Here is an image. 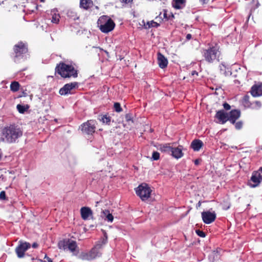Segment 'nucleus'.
Listing matches in <instances>:
<instances>
[{
    "mask_svg": "<svg viewBox=\"0 0 262 262\" xmlns=\"http://www.w3.org/2000/svg\"><path fill=\"white\" fill-rule=\"evenodd\" d=\"M22 135L21 130L14 126L4 128L2 132L0 141L6 143H12Z\"/></svg>",
    "mask_w": 262,
    "mask_h": 262,
    "instance_id": "nucleus-1",
    "label": "nucleus"
},
{
    "mask_svg": "<svg viewBox=\"0 0 262 262\" xmlns=\"http://www.w3.org/2000/svg\"><path fill=\"white\" fill-rule=\"evenodd\" d=\"M56 72L63 78L76 77L77 71L72 66L64 63H60L56 68Z\"/></svg>",
    "mask_w": 262,
    "mask_h": 262,
    "instance_id": "nucleus-2",
    "label": "nucleus"
},
{
    "mask_svg": "<svg viewBox=\"0 0 262 262\" xmlns=\"http://www.w3.org/2000/svg\"><path fill=\"white\" fill-rule=\"evenodd\" d=\"M98 25L101 32L107 33L114 29L115 24L109 17L102 16L98 20Z\"/></svg>",
    "mask_w": 262,
    "mask_h": 262,
    "instance_id": "nucleus-3",
    "label": "nucleus"
},
{
    "mask_svg": "<svg viewBox=\"0 0 262 262\" xmlns=\"http://www.w3.org/2000/svg\"><path fill=\"white\" fill-rule=\"evenodd\" d=\"M58 248L60 249L65 250L68 248L74 255H78L79 252L78 248L76 242L71 240H63L58 243Z\"/></svg>",
    "mask_w": 262,
    "mask_h": 262,
    "instance_id": "nucleus-4",
    "label": "nucleus"
},
{
    "mask_svg": "<svg viewBox=\"0 0 262 262\" xmlns=\"http://www.w3.org/2000/svg\"><path fill=\"white\" fill-rule=\"evenodd\" d=\"M151 189L146 183H142L136 189V192L142 201L147 200L150 196Z\"/></svg>",
    "mask_w": 262,
    "mask_h": 262,
    "instance_id": "nucleus-5",
    "label": "nucleus"
},
{
    "mask_svg": "<svg viewBox=\"0 0 262 262\" xmlns=\"http://www.w3.org/2000/svg\"><path fill=\"white\" fill-rule=\"evenodd\" d=\"M95 250V249H92L89 252H81L77 255L78 258L82 260L91 261L100 257V252Z\"/></svg>",
    "mask_w": 262,
    "mask_h": 262,
    "instance_id": "nucleus-6",
    "label": "nucleus"
},
{
    "mask_svg": "<svg viewBox=\"0 0 262 262\" xmlns=\"http://www.w3.org/2000/svg\"><path fill=\"white\" fill-rule=\"evenodd\" d=\"M220 55L219 49L216 47H212L206 50L204 52V56L205 60L208 62H212L217 60Z\"/></svg>",
    "mask_w": 262,
    "mask_h": 262,
    "instance_id": "nucleus-7",
    "label": "nucleus"
},
{
    "mask_svg": "<svg viewBox=\"0 0 262 262\" xmlns=\"http://www.w3.org/2000/svg\"><path fill=\"white\" fill-rule=\"evenodd\" d=\"M79 128L81 132L85 134H92L95 132V121L94 120H90L83 123Z\"/></svg>",
    "mask_w": 262,
    "mask_h": 262,
    "instance_id": "nucleus-8",
    "label": "nucleus"
},
{
    "mask_svg": "<svg viewBox=\"0 0 262 262\" xmlns=\"http://www.w3.org/2000/svg\"><path fill=\"white\" fill-rule=\"evenodd\" d=\"M30 244L27 242H19V245L15 249V252L18 257L22 258L24 256V253L29 248Z\"/></svg>",
    "mask_w": 262,
    "mask_h": 262,
    "instance_id": "nucleus-9",
    "label": "nucleus"
},
{
    "mask_svg": "<svg viewBox=\"0 0 262 262\" xmlns=\"http://www.w3.org/2000/svg\"><path fill=\"white\" fill-rule=\"evenodd\" d=\"M164 147V151L171 152L172 156L176 159H179L183 156L182 147L181 146L178 147H171L166 146Z\"/></svg>",
    "mask_w": 262,
    "mask_h": 262,
    "instance_id": "nucleus-10",
    "label": "nucleus"
},
{
    "mask_svg": "<svg viewBox=\"0 0 262 262\" xmlns=\"http://www.w3.org/2000/svg\"><path fill=\"white\" fill-rule=\"evenodd\" d=\"M262 180V176L257 171L254 172L251 178L248 185L251 188H254L258 186Z\"/></svg>",
    "mask_w": 262,
    "mask_h": 262,
    "instance_id": "nucleus-11",
    "label": "nucleus"
},
{
    "mask_svg": "<svg viewBox=\"0 0 262 262\" xmlns=\"http://www.w3.org/2000/svg\"><path fill=\"white\" fill-rule=\"evenodd\" d=\"M202 217L205 223L209 224L215 220L216 214L214 212H211L210 211H204L202 213Z\"/></svg>",
    "mask_w": 262,
    "mask_h": 262,
    "instance_id": "nucleus-12",
    "label": "nucleus"
},
{
    "mask_svg": "<svg viewBox=\"0 0 262 262\" xmlns=\"http://www.w3.org/2000/svg\"><path fill=\"white\" fill-rule=\"evenodd\" d=\"M77 83L75 82L66 84L63 88L60 89L59 93L62 95L70 94L73 89L77 87Z\"/></svg>",
    "mask_w": 262,
    "mask_h": 262,
    "instance_id": "nucleus-13",
    "label": "nucleus"
},
{
    "mask_svg": "<svg viewBox=\"0 0 262 262\" xmlns=\"http://www.w3.org/2000/svg\"><path fill=\"white\" fill-rule=\"evenodd\" d=\"M215 117L219 120V122L222 124L225 123L227 120H229L228 114L223 110L217 112Z\"/></svg>",
    "mask_w": 262,
    "mask_h": 262,
    "instance_id": "nucleus-14",
    "label": "nucleus"
},
{
    "mask_svg": "<svg viewBox=\"0 0 262 262\" xmlns=\"http://www.w3.org/2000/svg\"><path fill=\"white\" fill-rule=\"evenodd\" d=\"M157 59L158 65L161 69H164L167 66V59L160 53L158 54Z\"/></svg>",
    "mask_w": 262,
    "mask_h": 262,
    "instance_id": "nucleus-15",
    "label": "nucleus"
},
{
    "mask_svg": "<svg viewBox=\"0 0 262 262\" xmlns=\"http://www.w3.org/2000/svg\"><path fill=\"white\" fill-rule=\"evenodd\" d=\"M101 217L107 222L112 223L114 216L108 210H103L101 213Z\"/></svg>",
    "mask_w": 262,
    "mask_h": 262,
    "instance_id": "nucleus-16",
    "label": "nucleus"
},
{
    "mask_svg": "<svg viewBox=\"0 0 262 262\" xmlns=\"http://www.w3.org/2000/svg\"><path fill=\"white\" fill-rule=\"evenodd\" d=\"M14 50L16 54V56H18L21 54L25 53L27 51V49L25 45L22 42H20L16 45L14 47Z\"/></svg>",
    "mask_w": 262,
    "mask_h": 262,
    "instance_id": "nucleus-17",
    "label": "nucleus"
},
{
    "mask_svg": "<svg viewBox=\"0 0 262 262\" xmlns=\"http://www.w3.org/2000/svg\"><path fill=\"white\" fill-rule=\"evenodd\" d=\"M251 94L254 97H259L262 95V84L255 85L252 86L251 91Z\"/></svg>",
    "mask_w": 262,
    "mask_h": 262,
    "instance_id": "nucleus-18",
    "label": "nucleus"
},
{
    "mask_svg": "<svg viewBox=\"0 0 262 262\" xmlns=\"http://www.w3.org/2000/svg\"><path fill=\"white\" fill-rule=\"evenodd\" d=\"M81 215L83 220H88L92 215V211L89 207H83L80 209Z\"/></svg>",
    "mask_w": 262,
    "mask_h": 262,
    "instance_id": "nucleus-19",
    "label": "nucleus"
},
{
    "mask_svg": "<svg viewBox=\"0 0 262 262\" xmlns=\"http://www.w3.org/2000/svg\"><path fill=\"white\" fill-rule=\"evenodd\" d=\"M240 116V112L237 110H232L228 115V119L232 123H234L236 119Z\"/></svg>",
    "mask_w": 262,
    "mask_h": 262,
    "instance_id": "nucleus-20",
    "label": "nucleus"
},
{
    "mask_svg": "<svg viewBox=\"0 0 262 262\" xmlns=\"http://www.w3.org/2000/svg\"><path fill=\"white\" fill-rule=\"evenodd\" d=\"M105 238L101 239L99 241L95 246L93 249H95V251H99L100 249H101L103 246H104L107 242V236L106 235V233H104Z\"/></svg>",
    "mask_w": 262,
    "mask_h": 262,
    "instance_id": "nucleus-21",
    "label": "nucleus"
},
{
    "mask_svg": "<svg viewBox=\"0 0 262 262\" xmlns=\"http://www.w3.org/2000/svg\"><path fill=\"white\" fill-rule=\"evenodd\" d=\"M185 0H173L172 5L175 9H180L185 6Z\"/></svg>",
    "mask_w": 262,
    "mask_h": 262,
    "instance_id": "nucleus-22",
    "label": "nucleus"
},
{
    "mask_svg": "<svg viewBox=\"0 0 262 262\" xmlns=\"http://www.w3.org/2000/svg\"><path fill=\"white\" fill-rule=\"evenodd\" d=\"M203 142L201 140H194L191 143L192 148L196 151L199 150L202 146Z\"/></svg>",
    "mask_w": 262,
    "mask_h": 262,
    "instance_id": "nucleus-23",
    "label": "nucleus"
},
{
    "mask_svg": "<svg viewBox=\"0 0 262 262\" xmlns=\"http://www.w3.org/2000/svg\"><path fill=\"white\" fill-rule=\"evenodd\" d=\"M80 6L84 9H88L92 5L91 0H80Z\"/></svg>",
    "mask_w": 262,
    "mask_h": 262,
    "instance_id": "nucleus-24",
    "label": "nucleus"
},
{
    "mask_svg": "<svg viewBox=\"0 0 262 262\" xmlns=\"http://www.w3.org/2000/svg\"><path fill=\"white\" fill-rule=\"evenodd\" d=\"M159 25L158 23L153 20L151 21H147L146 24H144L145 29H149L151 27H157Z\"/></svg>",
    "mask_w": 262,
    "mask_h": 262,
    "instance_id": "nucleus-25",
    "label": "nucleus"
},
{
    "mask_svg": "<svg viewBox=\"0 0 262 262\" xmlns=\"http://www.w3.org/2000/svg\"><path fill=\"white\" fill-rule=\"evenodd\" d=\"M19 86V84L17 82L14 81L11 83L10 85L11 90L14 92H16L18 91Z\"/></svg>",
    "mask_w": 262,
    "mask_h": 262,
    "instance_id": "nucleus-26",
    "label": "nucleus"
},
{
    "mask_svg": "<svg viewBox=\"0 0 262 262\" xmlns=\"http://www.w3.org/2000/svg\"><path fill=\"white\" fill-rule=\"evenodd\" d=\"M59 14H54L52 16V22L53 23L57 24L59 21Z\"/></svg>",
    "mask_w": 262,
    "mask_h": 262,
    "instance_id": "nucleus-27",
    "label": "nucleus"
},
{
    "mask_svg": "<svg viewBox=\"0 0 262 262\" xmlns=\"http://www.w3.org/2000/svg\"><path fill=\"white\" fill-rule=\"evenodd\" d=\"M103 123L108 124L111 121L110 117H107L106 115L103 116L101 119Z\"/></svg>",
    "mask_w": 262,
    "mask_h": 262,
    "instance_id": "nucleus-28",
    "label": "nucleus"
},
{
    "mask_svg": "<svg viewBox=\"0 0 262 262\" xmlns=\"http://www.w3.org/2000/svg\"><path fill=\"white\" fill-rule=\"evenodd\" d=\"M17 108L18 111H19V112H20L21 113H23L26 111V108H25V106H23L20 104H18L17 105Z\"/></svg>",
    "mask_w": 262,
    "mask_h": 262,
    "instance_id": "nucleus-29",
    "label": "nucleus"
},
{
    "mask_svg": "<svg viewBox=\"0 0 262 262\" xmlns=\"http://www.w3.org/2000/svg\"><path fill=\"white\" fill-rule=\"evenodd\" d=\"M160 154L159 152L155 151L154 152L152 155V159L154 160H157L159 159Z\"/></svg>",
    "mask_w": 262,
    "mask_h": 262,
    "instance_id": "nucleus-30",
    "label": "nucleus"
},
{
    "mask_svg": "<svg viewBox=\"0 0 262 262\" xmlns=\"http://www.w3.org/2000/svg\"><path fill=\"white\" fill-rule=\"evenodd\" d=\"M114 108L115 111L117 112H120L121 111V108L119 103H115L114 104Z\"/></svg>",
    "mask_w": 262,
    "mask_h": 262,
    "instance_id": "nucleus-31",
    "label": "nucleus"
},
{
    "mask_svg": "<svg viewBox=\"0 0 262 262\" xmlns=\"http://www.w3.org/2000/svg\"><path fill=\"white\" fill-rule=\"evenodd\" d=\"M253 108L255 109H258L260 108L261 106V103L259 101H255L253 103Z\"/></svg>",
    "mask_w": 262,
    "mask_h": 262,
    "instance_id": "nucleus-32",
    "label": "nucleus"
},
{
    "mask_svg": "<svg viewBox=\"0 0 262 262\" xmlns=\"http://www.w3.org/2000/svg\"><path fill=\"white\" fill-rule=\"evenodd\" d=\"M125 120L126 122H131V123H133V120L132 117L130 114H127L125 116Z\"/></svg>",
    "mask_w": 262,
    "mask_h": 262,
    "instance_id": "nucleus-33",
    "label": "nucleus"
},
{
    "mask_svg": "<svg viewBox=\"0 0 262 262\" xmlns=\"http://www.w3.org/2000/svg\"><path fill=\"white\" fill-rule=\"evenodd\" d=\"M243 126V123L241 121L237 122L235 123V128L237 129H240Z\"/></svg>",
    "mask_w": 262,
    "mask_h": 262,
    "instance_id": "nucleus-34",
    "label": "nucleus"
},
{
    "mask_svg": "<svg viewBox=\"0 0 262 262\" xmlns=\"http://www.w3.org/2000/svg\"><path fill=\"white\" fill-rule=\"evenodd\" d=\"M196 234L200 237H204L205 236V234L204 232L200 230H196Z\"/></svg>",
    "mask_w": 262,
    "mask_h": 262,
    "instance_id": "nucleus-35",
    "label": "nucleus"
},
{
    "mask_svg": "<svg viewBox=\"0 0 262 262\" xmlns=\"http://www.w3.org/2000/svg\"><path fill=\"white\" fill-rule=\"evenodd\" d=\"M0 199L2 200L6 199V194L5 192L4 191H2L0 193Z\"/></svg>",
    "mask_w": 262,
    "mask_h": 262,
    "instance_id": "nucleus-36",
    "label": "nucleus"
},
{
    "mask_svg": "<svg viewBox=\"0 0 262 262\" xmlns=\"http://www.w3.org/2000/svg\"><path fill=\"white\" fill-rule=\"evenodd\" d=\"M223 106H224V107L225 108V109L227 110H228L230 108V106L229 104H228V103H225L224 104H223Z\"/></svg>",
    "mask_w": 262,
    "mask_h": 262,
    "instance_id": "nucleus-37",
    "label": "nucleus"
},
{
    "mask_svg": "<svg viewBox=\"0 0 262 262\" xmlns=\"http://www.w3.org/2000/svg\"><path fill=\"white\" fill-rule=\"evenodd\" d=\"M121 3H128L133 2V0H120Z\"/></svg>",
    "mask_w": 262,
    "mask_h": 262,
    "instance_id": "nucleus-38",
    "label": "nucleus"
},
{
    "mask_svg": "<svg viewBox=\"0 0 262 262\" xmlns=\"http://www.w3.org/2000/svg\"><path fill=\"white\" fill-rule=\"evenodd\" d=\"M229 207H230L229 204H225L223 205V207H224V209H226V210L228 209L229 208Z\"/></svg>",
    "mask_w": 262,
    "mask_h": 262,
    "instance_id": "nucleus-39",
    "label": "nucleus"
},
{
    "mask_svg": "<svg viewBox=\"0 0 262 262\" xmlns=\"http://www.w3.org/2000/svg\"><path fill=\"white\" fill-rule=\"evenodd\" d=\"M45 258L47 259L48 262H52V260H51V259L50 258L48 257L47 255H45Z\"/></svg>",
    "mask_w": 262,
    "mask_h": 262,
    "instance_id": "nucleus-40",
    "label": "nucleus"
},
{
    "mask_svg": "<svg viewBox=\"0 0 262 262\" xmlns=\"http://www.w3.org/2000/svg\"><path fill=\"white\" fill-rule=\"evenodd\" d=\"M74 13V12H72V11H69L68 13V16L69 17H72L73 16V14Z\"/></svg>",
    "mask_w": 262,
    "mask_h": 262,
    "instance_id": "nucleus-41",
    "label": "nucleus"
},
{
    "mask_svg": "<svg viewBox=\"0 0 262 262\" xmlns=\"http://www.w3.org/2000/svg\"><path fill=\"white\" fill-rule=\"evenodd\" d=\"M133 123H131V122H127V124H124V126H132Z\"/></svg>",
    "mask_w": 262,
    "mask_h": 262,
    "instance_id": "nucleus-42",
    "label": "nucleus"
},
{
    "mask_svg": "<svg viewBox=\"0 0 262 262\" xmlns=\"http://www.w3.org/2000/svg\"><path fill=\"white\" fill-rule=\"evenodd\" d=\"M186 38L187 39H190L191 38V35L190 34H188L186 36Z\"/></svg>",
    "mask_w": 262,
    "mask_h": 262,
    "instance_id": "nucleus-43",
    "label": "nucleus"
},
{
    "mask_svg": "<svg viewBox=\"0 0 262 262\" xmlns=\"http://www.w3.org/2000/svg\"><path fill=\"white\" fill-rule=\"evenodd\" d=\"M200 163V160L198 159H196L194 161V163L195 165H198Z\"/></svg>",
    "mask_w": 262,
    "mask_h": 262,
    "instance_id": "nucleus-44",
    "label": "nucleus"
},
{
    "mask_svg": "<svg viewBox=\"0 0 262 262\" xmlns=\"http://www.w3.org/2000/svg\"><path fill=\"white\" fill-rule=\"evenodd\" d=\"M200 1L203 4H205L207 2V0H200Z\"/></svg>",
    "mask_w": 262,
    "mask_h": 262,
    "instance_id": "nucleus-45",
    "label": "nucleus"
},
{
    "mask_svg": "<svg viewBox=\"0 0 262 262\" xmlns=\"http://www.w3.org/2000/svg\"><path fill=\"white\" fill-rule=\"evenodd\" d=\"M37 244L36 243H34L33 245H32V247L34 248H36L37 247Z\"/></svg>",
    "mask_w": 262,
    "mask_h": 262,
    "instance_id": "nucleus-46",
    "label": "nucleus"
},
{
    "mask_svg": "<svg viewBox=\"0 0 262 262\" xmlns=\"http://www.w3.org/2000/svg\"><path fill=\"white\" fill-rule=\"evenodd\" d=\"M213 255L214 256H216V258L217 257V252H216L214 251V252H213Z\"/></svg>",
    "mask_w": 262,
    "mask_h": 262,
    "instance_id": "nucleus-47",
    "label": "nucleus"
},
{
    "mask_svg": "<svg viewBox=\"0 0 262 262\" xmlns=\"http://www.w3.org/2000/svg\"><path fill=\"white\" fill-rule=\"evenodd\" d=\"M192 75H198V73L196 71H193L191 73Z\"/></svg>",
    "mask_w": 262,
    "mask_h": 262,
    "instance_id": "nucleus-48",
    "label": "nucleus"
},
{
    "mask_svg": "<svg viewBox=\"0 0 262 262\" xmlns=\"http://www.w3.org/2000/svg\"><path fill=\"white\" fill-rule=\"evenodd\" d=\"M100 202H96V206H97L98 204H99Z\"/></svg>",
    "mask_w": 262,
    "mask_h": 262,
    "instance_id": "nucleus-49",
    "label": "nucleus"
},
{
    "mask_svg": "<svg viewBox=\"0 0 262 262\" xmlns=\"http://www.w3.org/2000/svg\"><path fill=\"white\" fill-rule=\"evenodd\" d=\"M41 2H44V0H40Z\"/></svg>",
    "mask_w": 262,
    "mask_h": 262,
    "instance_id": "nucleus-50",
    "label": "nucleus"
},
{
    "mask_svg": "<svg viewBox=\"0 0 262 262\" xmlns=\"http://www.w3.org/2000/svg\"><path fill=\"white\" fill-rule=\"evenodd\" d=\"M261 170L262 171V167L261 168Z\"/></svg>",
    "mask_w": 262,
    "mask_h": 262,
    "instance_id": "nucleus-51",
    "label": "nucleus"
}]
</instances>
